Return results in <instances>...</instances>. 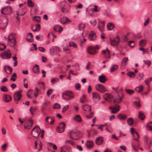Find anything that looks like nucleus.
Segmentation results:
<instances>
[{
	"label": "nucleus",
	"mask_w": 152,
	"mask_h": 152,
	"mask_svg": "<svg viewBox=\"0 0 152 152\" xmlns=\"http://www.w3.org/2000/svg\"><path fill=\"white\" fill-rule=\"evenodd\" d=\"M138 116L139 118L141 120H143L145 118V116L144 114L141 111L139 112Z\"/></svg>",
	"instance_id": "obj_30"
},
{
	"label": "nucleus",
	"mask_w": 152,
	"mask_h": 152,
	"mask_svg": "<svg viewBox=\"0 0 152 152\" xmlns=\"http://www.w3.org/2000/svg\"><path fill=\"white\" fill-rule=\"evenodd\" d=\"M56 50V51L57 52H59V48L57 47H56L55 48H54L50 50H53V51H52V53H54L55 52V50Z\"/></svg>",
	"instance_id": "obj_56"
},
{
	"label": "nucleus",
	"mask_w": 152,
	"mask_h": 152,
	"mask_svg": "<svg viewBox=\"0 0 152 152\" xmlns=\"http://www.w3.org/2000/svg\"><path fill=\"white\" fill-rule=\"evenodd\" d=\"M40 25L39 24H37L36 25L35 29L33 30V31H39L40 30Z\"/></svg>",
	"instance_id": "obj_52"
},
{
	"label": "nucleus",
	"mask_w": 152,
	"mask_h": 152,
	"mask_svg": "<svg viewBox=\"0 0 152 152\" xmlns=\"http://www.w3.org/2000/svg\"><path fill=\"white\" fill-rule=\"evenodd\" d=\"M41 132L39 127L38 126H36L33 129L32 132L31 134H32L33 137H37Z\"/></svg>",
	"instance_id": "obj_3"
},
{
	"label": "nucleus",
	"mask_w": 152,
	"mask_h": 152,
	"mask_svg": "<svg viewBox=\"0 0 152 152\" xmlns=\"http://www.w3.org/2000/svg\"><path fill=\"white\" fill-rule=\"evenodd\" d=\"M90 22L94 26L96 24V20H93L92 21H90Z\"/></svg>",
	"instance_id": "obj_62"
},
{
	"label": "nucleus",
	"mask_w": 152,
	"mask_h": 152,
	"mask_svg": "<svg viewBox=\"0 0 152 152\" xmlns=\"http://www.w3.org/2000/svg\"><path fill=\"white\" fill-rule=\"evenodd\" d=\"M102 53L105 56V57L107 58H110V51L107 48L105 50H103L102 51Z\"/></svg>",
	"instance_id": "obj_16"
},
{
	"label": "nucleus",
	"mask_w": 152,
	"mask_h": 152,
	"mask_svg": "<svg viewBox=\"0 0 152 152\" xmlns=\"http://www.w3.org/2000/svg\"><path fill=\"white\" fill-rule=\"evenodd\" d=\"M1 12L2 14L8 15L10 14L12 12V10L10 6H7L2 8Z\"/></svg>",
	"instance_id": "obj_4"
},
{
	"label": "nucleus",
	"mask_w": 152,
	"mask_h": 152,
	"mask_svg": "<svg viewBox=\"0 0 152 152\" xmlns=\"http://www.w3.org/2000/svg\"><path fill=\"white\" fill-rule=\"evenodd\" d=\"M134 120L132 118H130L127 120V123L129 126H132L133 125Z\"/></svg>",
	"instance_id": "obj_28"
},
{
	"label": "nucleus",
	"mask_w": 152,
	"mask_h": 152,
	"mask_svg": "<svg viewBox=\"0 0 152 152\" xmlns=\"http://www.w3.org/2000/svg\"><path fill=\"white\" fill-rule=\"evenodd\" d=\"M8 44L11 47L14 46H15L16 43V42H14L13 39H12L10 41L8 40Z\"/></svg>",
	"instance_id": "obj_29"
},
{
	"label": "nucleus",
	"mask_w": 152,
	"mask_h": 152,
	"mask_svg": "<svg viewBox=\"0 0 152 152\" xmlns=\"http://www.w3.org/2000/svg\"><path fill=\"white\" fill-rule=\"evenodd\" d=\"M135 133V137H134V140H136L137 142L138 141V139L139 138V136L138 133L135 131L134 132Z\"/></svg>",
	"instance_id": "obj_45"
},
{
	"label": "nucleus",
	"mask_w": 152,
	"mask_h": 152,
	"mask_svg": "<svg viewBox=\"0 0 152 152\" xmlns=\"http://www.w3.org/2000/svg\"><path fill=\"white\" fill-rule=\"evenodd\" d=\"M104 25H102L100 26V25L98 24L97 26V27L100 31L102 32L104 30Z\"/></svg>",
	"instance_id": "obj_44"
},
{
	"label": "nucleus",
	"mask_w": 152,
	"mask_h": 152,
	"mask_svg": "<svg viewBox=\"0 0 152 152\" xmlns=\"http://www.w3.org/2000/svg\"><path fill=\"white\" fill-rule=\"evenodd\" d=\"M1 91L2 92H7L8 91V89L5 86H2L1 87Z\"/></svg>",
	"instance_id": "obj_40"
},
{
	"label": "nucleus",
	"mask_w": 152,
	"mask_h": 152,
	"mask_svg": "<svg viewBox=\"0 0 152 152\" xmlns=\"http://www.w3.org/2000/svg\"><path fill=\"white\" fill-rule=\"evenodd\" d=\"M87 51L88 53L91 55H94L97 53L94 48L92 46H90L88 48Z\"/></svg>",
	"instance_id": "obj_11"
},
{
	"label": "nucleus",
	"mask_w": 152,
	"mask_h": 152,
	"mask_svg": "<svg viewBox=\"0 0 152 152\" xmlns=\"http://www.w3.org/2000/svg\"><path fill=\"white\" fill-rule=\"evenodd\" d=\"M111 45L113 46L118 45L119 43L120 39L119 36L118 35L114 39L110 40Z\"/></svg>",
	"instance_id": "obj_9"
},
{
	"label": "nucleus",
	"mask_w": 152,
	"mask_h": 152,
	"mask_svg": "<svg viewBox=\"0 0 152 152\" xmlns=\"http://www.w3.org/2000/svg\"><path fill=\"white\" fill-rule=\"evenodd\" d=\"M126 92L129 95H132L134 92V91L128 89H126L125 90Z\"/></svg>",
	"instance_id": "obj_38"
},
{
	"label": "nucleus",
	"mask_w": 152,
	"mask_h": 152,
	"mask_svg": "<svg viewBox=\"0 0 152 152\" xmlns=\"http://www.w3.org/2000/svg\"><path fill=\"white\" fill-rule=\"evenodd\" d=\"M16 35V34L14 33H12L10 34L8 36V40L10 41L12 39H13L14 42H16L15 38Z\"/></svg>",
	"instance_id": "obj_18"
},
{
	"label": "nucleus",
	"mask_w": 152,
	"mask_h": 152,
	"mask_svg": "<svg viewBox=\"0 0 152 152\" xmlns=\"http://www.w3.org/2000/svg\"><path fill=\"white\" fill-rule=\"evenodd\" d=\"M124 96V95L123 94L122 95L121 97H120L119 96H117L116 98L113 100L114 102V103L116 102L118 103H120L122 101Z\"/></svg>",
	"instance_id": "obj_23"
},
{
	"label": "nucleus",
	"mask_w": 152,
	"mask_h": 152,
	"mask_svg": "<svg viewBox=\"0 0 152 152\" xmlns=\"http://www.w3.org/2000/svg\"><path fill=\"white\" fill-rule=\"evenodd\" d=\"M53 108L54 109H57L60 108V105L59 104L56 103L53 106Z\"/></svg>",
	"instance_id": "obj_51"
},
{
	"label": "nucleus",
	"mask_w": 152,
	"mask_h": 152,
	"mask_svg": "<svg viewBox=\"0 0 152 152\" xmlns=\"http://www.w3.org/2000/svg\"><path fill=\"white\" fill-rule=\"evenodd\" d=\"M94 113L93 112L91 113L89 115H86V116L88 118H91L93 116Z\"/></svg>",
	"instance_id": "obj_61"
},
{
	"label": "nucleus",
	"mask_w": 152,
	"mask_h": 152,
	"mask_svg": "<svg viewBox=\"0 0 152 152\" xmlns=\"http://www.w3.org/2000/svg\"><path fill=\"white\" fill-rule=\"evenodd\" d=\"M4 70L6 72V69H7L9 71V74H11L12 72V69L9 66H6L4 67Z\"/></svg>",
	"instance_id": "obj_37"
},
{
	"label": "nucleus",
	"mask_w": 152,
	"mask_h": 152,
	"mask_svg": "<svg viewBox=\"0 0 152 152\" xmlns=\"http://www.w3.org/2000/svg\"><path fill=\"white\" fill-rule=\"evenodd\" d=\"M143 62L144 64L147 65L148 66V67L151 64V62L149 60H144L143 61Z\"/></svg>",
	"instance_id": "obj_46"
},
{
	"label": "nucleus",
	"mask_w": 152,
	"mask_h": 152,
	"mask_svg": "<svg viewBox=\"0 0 152 152\" xmlns=\"http://www.w3.org/2000/svg\"><path fill=\"white\" fill-rule=\"evenodd\" d=\"M143 89V87L142 85L139 86H138L137 87L135 88V90L138 93H140L141 92Z\"/></svg>",
	"instance_id": "obj_25"
},
{
	"label": "nucleus",
	"mask_w": 152,
	"mask_h": 152,
	"mask_svg": "<svg viewBox=\"0 0 152 152\" xmlns=\"http://www.w3.org/2000/svg\"><path fill=\"white\" fill-rule=\"evenodd\" d=\"M99 81L101 83H104L106 82L107 79L104 75H102L99 77Z\"/></svg>",
	"instance_id": "obj_19"
},
{
	"label": "nucleus",
	"mask_w": 152,
	"mask_h": 152,
	"mask_svg": "<svg viewBox=\"0 0 152 152\" xmlns=\"http://www.w3.org/2000/svg\"><path fill=\"white\" fill-rule=\"evenodd\" d=\"M129 44L130 47L133 48L134 47V45H135V42L134 41H130L129 42Z\"/></svg>",
	"instance_id": "obj_54"
},
{
	"label": "nucleus",
	"mask_w": 152,
	"mask_h": 152,
	"mask_svg": "<svg viewBox=\"0 0 152 152\" xmlns=\"http://www.w3.org/2000/svg\"><path fill=\"white\" fill-rule=\"evenodd\" d=\"M17 76L16 74L15 73H14L12 75H11L10 78V80H12L13 81H15L16 80V79L15 77H16Z\"/></svg>",
	"instance_id": "obj_34"
},
{
	"label": "nucleus",
	"mask_w": 152,
	"mask_h": 152,
	"mask_svg": "<svg viewBox=\"0 0 152 152\" xmlns=\"http://www.w3.org/2000/svg\"><path fill=\"white\" fill-rule=\"evenodd\" d=\"M69 47L72 46L76 48H77V45L75 42H70L69 43Z\"/></svg>",
	"instance_id": "obj_36"
},
{
	"label": "nucleus",
	"mask_w": 152,
	"mask_h": 152,
	"mask_svg": "<svg viewBox=\"0 0 152 152\" xmlns=\"http://www.w3.org/2000/svg\"><path fill=\"white\" fill-rule=\"evenodd\" d=\"M110 109H115V110H117L118 109V111L120 109V106L118 104H116L115 105V107H110L109 108Z\"/></svg>",
	"instance_id": "obj_41"
},
{
	"label": "nucleus",
	"mask_w": 152,
	"mask_h": 152,
	"mask_svg": "<svg viewBox=\"0 0 152 152\" xmlns=\"http://www.w3.org/2000/svg\"><path fill=\"white\" fill-rule=\"evenodd\" d=\"M74 119L76 121L80 123L82 121V119L80 116L79 115H77L74 118Z\"/></svg>",
	"instance_id": "obj_26"
},
{
	"label": "nucleus",
	"mask_w": 152,
	"mask_h": 152,
	"mask_svg": "<svg viewBox=\"0 0 152 152\" xmlns=\"http://www.w3.org/2000/svg\"><path fill=\"white\" fill-rule=\"evenodd\" d=\"M127 75L130 77L133 78L135 76V73L133 72H129L127 73Z\"/></svg>",
	"instance_id": "obj_35"
},
{
	"label": "nucleus",
	"mask_w": 152,
	"mask_h": 152,
	"mask_svg": "<svg viewBox=\"0 0 152 152\" xmlns=\"http://www.w3.org/2000/svg\"><path fill=\"white\" fill-rule=\"evenodd\" d=\"M146 44V41L144 40H142L140 42L139 45L142 46H144Z\"/></svg>",
	"instance_id": "obj_49"
},
{
	"label": "nucleus",
	"mask_w": 152,
	"mask_h": 152,
	"mask_svg": "<svg viewBox=\"0 0 152 152\" xmlns=\"http://www.w3.org/2000/svg\"><path fill=\"white\" fill-rule=\"evenodd\" d=\"M94 144V143L92 141L88 140L86 142V145L88 148H91L93 147Z\"/></svg>",
	"instance_id": "obj_22"
},
{
	"label": "nucleus",
	"mask_w": 152,
	"mask_h": 152,
	"mask_svg": "<svg viewBox=\"0 0 152 152\" xmlns=\"http://www.w3.org/2000/svg\"><path fill=\"white\" fill-rule=\"evenodd\" d=\"M6 48V46L3 44H0V50L3 51Z\"/></svg>",
	"instance_id": "obj_53"
},
{
	"label": "nucleus",
	"mask_w": 152,
	"mask_h": 152,
	"mask_svg": "<svg viewBox=\"0 0 152 152\" xmlns=\"http://www.w3.org/2000/svg\"><path fill=\"white\" fill-rule=\"evenodd\" d=\"M133 36L134 38L137 39L140 38L141 37V35L140 33L138 34L137 35L133 34Z\"/></svg>",
	"instance_id": "obj_57"
},
{
	"label": "nucleus",
	"mask_w": 152,
	"mask_h": 152,
	"mask_svg": "<svg viewBox=\"0 0 152 152\" xmlns=\"http://www.w3.org/2000/svg\"><path fill=\"white\" fill-rule=\"evenodd\" d=\"M117 118L120 120H124L126 119L127 116L125 114L119 113L117 115Z\"/></svg>",
	"instance_id": "obj_20"
},
{
	"label": "nucleus",
	"mask_w": 152,
	"mask_h": 152,
	"mask_svg": "<svg viewBox=\"0 0 152 152\" xmlns=\"http://www.w3.org/2000/svg\"><path fill=\"white\" fill-rule=\"evenodd\" d=\"M22 90L15 92L14 94V99L15 102L18 101L21 97V92Z\"/></svg>",
	"instance_id": "obj_8"
},
{
	"label": "nucleus",
	"mask_w": 152,
	"mask_h": 152,
	"mask_svg": "<svg viewBox=\"0 0 152 152\" xmlns=\"http://www.w3.org/2000/svg\"><path fill=\"white\" fill-rule=\"evenodd\" d=\"M32 70L35 73H38L39 72V66L37 64H35Z\"/></svg>",
	"instance_id": "obj_21"
},
{
	"label": "nucleus",
	"mask_w": 152,
	"mask_h": 152,
	"mask_svg": "<svg viewBox=\"0 0 152 152\" xmlns=\"http://www.w3.org/2000/svg\"><path fill=\"white\" fill-rule=\"evenodd\" d=\"M60 125L62 124L63 125L62 127V129L59 127H58L56 128L57 131L59 133L63 132L64 130L66 127V124L64 122H62L60 123Z\"/></svg>",
	"instance_id": "obj_15"
},
{
	"label": "nucleus",
	"mask_w": 152,
	"mask_h": 152,
	"mask_svg": "<svg viewBox=\"0 0 152 152\" xmlns=\"http://www.w3.org/2000/svg\"><path fill=\"white\" fill-rule=\"evenodd\" d=\"M33 123V121L31 119H29L26 123L24 128L27 129H30L32 126Z\"/></svg>",
	"instance_id": "obj_12"
},
{
	"label": "nucleus",
	"mask_w": 152,
	"mask_h": 152,
	"mask_svg": "<svg viewBox=\"0 0 152 152\" xmlns=\"http://www.w3.org/2000/svg\"><path fill=\"white\" fill-rule=\"evenodd\" d=\"M75 87L77 90H79L80 87V85L79 83H76L75 84Z\"/></svg>",
	"instance_id": "obj_59"
},
{
	"label": "nucleus",
	"mask_w": 152,
	"mask_h": 152,
	"mask_svg": "<svg viewBox=\"0 0 152 152\" xmlns=\"http://www.w3.org/2000/svg\"><path fill=\"white\" fill-rule=\"evenodd\" d=\"M96 38V35L94 33H91L89 35L88 39L91 40H94Z\"/></svg>",
	"instance_id": "obj_24"
},
{
	"label": "nucleus",
	"mask_w": 152,
	"mask_h": 152,
	"mask_svg": "<svg viewBox=\"0 0 152 152\" xmlns=\"http://www.w3.org/2000/svg\"><path fill=\"white\" fill-rule=\"evenodd\" d=\"M128 58L127 57L124 58L121 62V64L122 66H124L127 64V62L128 60Z\"/></svg>",
	"instance_id": "obj_31"
},
{
	"label": "nucleus",
	"mask_w": 152,
	"mask_h": 152,
	"mask_svg": "<svg viewBox=\"0 0 152 152\" xmlns=\"http://www.w3.org/2000/svg\"><path fill=\"white\" fill-rule=\"evenodd\" d=\"M144 76V74L142 73H139L138 76L139 80H142Z\"/></svg>",
	"instance_id": "obj_43"
},
{
	"label": "nucleus",
	"mask_w": 152,
	"mask_h": 152,
	"mask_svg": "<svg viewBox=\"0 0 152 152\" xmlns=\"http://www.w3.org/2000/svg\"><path fill=\"white\" fill-rule=\"evenodd\" d=\"M53 91V89H51L48 90L47 94L48 96H49L52 93Z\"/></svg>",
	"instance_id": "obj_60"
},
{
	"label": "nucleus",
	"mask_w": 152,
	"mask_h": 152,
	"mask_svg": "<svg viewBox=\"0 0 152 152\" xmlns=\"http://www.w3.org/2000/svg\"><path fill=\"white\" fill-rule=\"evenodd\" d=\"M27 4L30 7H33L34 6V4L31 0H28L27 1Z\"/></svg>",
	"instance_id": "obj_42"
},
{
	"label": "nucleus",
	"mask_w": 152,
	"mask_h": 152,
	"mask_svg": "<svg viewBox=\"0 0 152 152\" xmlns=\"http://www.w3.org/2000/svg\"><path fill=\"white\" fill-rule=\"evenodd\" d=\"M85 26L84 24L83 23L80 24L78 26L79 30L81 31L83 29L85 28Z\"/></svg>",
	"instance_id": "obj_50"
},
{
	"label": "nucleus",
	"mask_w": 152,
	"mask_h": 152,
	"mask_svg": "<svg viewBox=\"0 0 152 152\" xmlns=\"http://www.w3.org/2000/svg\"><path fill=\"white\" fill-rule=\"evenodd\" d=\"M107 28L109 30H112L114 28V25L112 23H109L107 25Z\"/></svg>",
	"instance_id": "obj_32"
},
{
	"label": "nucleus",
	"mask_w": 152,
	"mask_h": 152,
	"mask_svg": "<svg viewBox=\"0 0 152 152\" xmlns=\"http://www.w3.org/2000/svg\"><path fill=\"white\" fill-rule=\"evenodd\" d=\"M8 25L7 19L4 18L2 20H0V28L4 29Z\"/></svg>",
	"instance_id": "obj_5"
},
{
	"label": "nucleus",
	"mask_w": 152,
	"mask_h": 152,
	"mask_svg": "<svg viewBox=\"0 0 152 152\" xmlns=\"http://www.w3.org/2000/svg\"><path fill=\"white\" fill-rule=\"evenodd\" d=\"M33 20L34 21L39 22L40 20V17L38 16H35L33 18Z\"/></svg>",
	"instance_id": "obj_55"
},
{
	"label": "nucleus",
	"mask_w": 152,
	"mask_h": 152,
	"mask_svg": "<svg viewBox=\"0 0 152 152\" xmlns=\"http://www.w3.org/2000/svg\"><path fill=\"white\" fill-rule=\"evenodd\" d=\"M118 68V66L117 65L115 64L112 66L110 68V72H113L116 70Z\"/></svg>",
	"instance_id": "obj_33"
},
{
	"label": "nucleus",
	"mask_w": 152,
	"mask_h": 152,
	"mask_svg": "<svg viewBox=\"0 0 152 152\" xmlns=\"http://www.w3.org/2000/svg\"><path fill=\"white\" fill-rule=\"evenodd\" d=\"M12 99V98L11 96L7 94H4L3 96V101L6 102H9Z\"/></svg>",
	"instance_id": "obj_14"
},
{
	"label": "nucleus",
	"mask_w": 152,
	"mask_h": 152,
	"mask_svg": "<svg viewBox=\"0 0 152 152\" xmlns=\"http://www.w3.org/2000/svg\"><path fill=\"white\" fill-rule=\"evenodd\" d=\"M83 109L85 111L88 110L90 112L91 111V110L90 106L88 105H84L83 107Z\"/></svg>",
	"instance_id": "obj_27"
},
{
	"label": "nucleus",
	"mask_w": 152,
	"mask_h": 152,
	"mask_svg": "<svg viewBox=\"0 0 152 152\" xmlns=\"http://www.w3.org/2000/svg\"><path fill=\"white\" fill-rule=\"evenodd\" d=\"M104 141L103 138L102 137H99L96 138L95 143L97 145H100L102 144Z\"/></svg>",
	"instance_id": "obj_17"
},
{
	"label": "nucleus",
	"mask_w": 152,
	"mask_h": 152,
	"mask_svg": "<svg viewBox=\"0 0 152 152\" xmlns=\"http://www.w3.org/2000/svg\"><path fill=\"white\" fill-rule=\"evenodd\" d=\"M0 56L4 59H8L11 57V54L10 51L8 50L3 52Z\"/></svg>",
	"instance_id": "obj_7"
},
{
	"label": "nucleus",
	"mask_w": 152,
	"mask_h": 152,
	"mask_svg": "<svg viewBox=\"0 0 152 152\" xmlns=\"http://www.w3.org/2000/svg\"><path fill=\"white\" fill-rule=\"evenodd\" d=\"M59 81V79L57 78H55L52 79L51 80V82L53 84L55 83L56 82H58Z\"/></svg>",
	"instance_id": "obj_48"
},
{
	"label": "nucleus",
	"mask_w": 152,
	"mask_h": 152,
	"mask_svg": "<svg viewBox=\"0 0 152 152\" xmlns=\"http://www.w3.org/2000/svg\"><path fill=\"white\" fill-rule=\"evenodd\" d=\"M73 93L70 91H67L64 92L62 94L63 98L65 100H70L74 97Z\"/></svg>",
	"instance_id": "obj_1"
},
{
	"label": "nucleus",
	"mask_w": 152,
	"mask_h": 152,
	"mask_svg": "<svg viewBox=\"0 0 152 152\" xmlns=\"http://www.w3.org/2000/svg\"><path fill=\"white\" fill-rule=\"evenodd\" d=\"M103 97L105 100L110 102L113 99L114 96L111 94L107 93L103 95Z\"/></svg>",
	"instance_id": "obj_6"
},
{
	"label": "nucleus",
	"mask_w": 152,
	"mask_h": 152,
	"mask_svg": "<svg viewBox=\"0 0 152 152\" xmlns=\"http://www.w3.org/2000/svg\"><path fill=\"white\" fill-rule=\"evenodd\" d=\"M149 21V18H148L147 20H146L144 23V26H146V25H148V23Z\"/></svg>",
	"instance_id": "obj_64"
},
{
	"label": "nucleus",
	"mask_w": 152,
	"mask_h": 152,
	"mask_svg": "<svg viewBox=\"0 0 152 152\" xmlns=\"http://www.w3.org/2000/svg\"><path fill=\"white\" fill-rule=\"evenodd\" d=\"M92 96L94 100L96 102H98L101 99V96L99 94L96 92H93Z\"/></svg>",
	"instance_id": "obj_13"
},
{
	"label": "nucleus",
	"mask_w": 152,
	"mask_h": 152,
	"mask_svg": "<svg viewBox=\"0 0 152 152\" xmlns=\"http://www.w3.org/2000/svg\"><path fill=\"white\" fill-rule=\"evenodd\" d=\"M78 132L76 130H72L69 133L70 138L74 140H77L80 137L78 136Z\"/></svg>",
	"instance_id": "obj_2"
},
{
	"label": "nucleus",
	"mask_w": 152,
	"mask_h": 152,
	"mask_svg": "<svg viewBox=\"0 0 152 152\" xmlns=\"http://www.w3.org/2000/svg\"><path fill=\"white\" fill-rule=\"evenodd\" d=\"M96 90L102 93L107 91L105 88L101 84L97 85L96 86Z\"/></svg>",
	"instance_id": "obj_10"
},
{
	"label": "nucleus",
	"mask_w": 152,
	"mask_h": 152,
	"mask_svg": "<svg viewBox=\"0 0 152 152\" xmlns=\"http://www.w3.org/2000/svg\"><path fill=\"white\" fill-rule=\"evenodd\" d=\"M63 20L65 21L64 22H63L62 21H61V23L64 24L67 22H70V20L66 17H64L63 18Z\"/></svg>",
	"instance_id": "obj_47"
},
{
	"label": "nucleus",
	"mask_w": 152,
	"mask_h": 152,
	"mask_svg": "<svg viewBox=\"0 0 152 152\" xmlns=\"http://www.w3.org/2000/svg\"><path fill=\"white\" fill-rule=\"evenodd\" d=\"M69 105H67L64 106L63 108L62 111L63 112H64L67 110L69 108Z\"/></svg>",
	"instance_id": "obj_58"
},
{
	"label": "nucleus",
	"mask_w": 152,
	"mask_h": 152,
	"mask_svg": "<svg viewBox=\"0 0 152 152\" xmlns=\"http://www.w3.org/2000/svg\"><path fill=\"white\" fill-rule=\"evenodd\" d=\"M50 119L51 120V121L50 123V124L52 125L54 123L55 120L54 118L53 117L50 116Z\"/></svg>",
	"instance_id": "obj_63"
},
{
	"label": "nucleus",
	"mask_w": 152,
	"mask_h": 152,
	"mask_svg": "<svg viewBox=\"0 0 152 152\" xmlns=\"http://www.w3.org/2000/svg\"><path fill=\"white\" fill-rule=\"evenodd\" d=\"M147 128L148 130L152 131V122H149L147 125Z\"/></svg>",
	"instance_id": "obj_39"
}]
</instances>
